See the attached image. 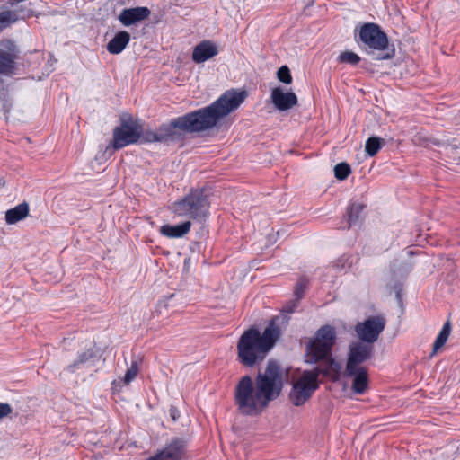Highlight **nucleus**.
<instances>
[{
	"label": "nucleus",
	"instance_id": "nucleus-32",
	"mask_svg": "<svg viewBox=\"0 0 460 460\" xmlns=\"http://www.w3.org/2000/svg\"><path fill=\"white\" fill-rule=\"evenodd\" d=\"M11 109H12V104L7 100H5L4 102L3 103V111H4V112L5 114L9 113Z\"/></svg>",
	"mask_w": 460,
	"mask_h": 460
},
{
	"label": "nucleus",
	"instance_id": "nucleus-29",
	"mask_svg": "<svg viewBox=\"0 0 460 460\" xmlns=\"http://www.w3.org/2000/svg\"><path fill=\"white\" fill-rule=\"evenodd\" d=\"M138 373V366L137 361H132L130 367L126 371V374L123 378V382L128 385L129 384Z\"/></svg>",
	"mask_w": 460,
	"mask_h": 460
},
{
	"label": "nucleus",
	"instance_id": "nucleus-30",
	"mask_svg": "<svg viewBox=\"0 0 460 460\" xmlns=\"http://www.w3.org/2000/svg\"><path fill=\"white\" fill-rule=\"evenodd\" d=\"M13 411V408L9 403L0 402V420L8 417Z\"/></svg>",
	"mask_w": 460,
	"mask_h": 460
},
{
	"label": "nucleus",
	"instance_id": "nucleus-5",
	"mask_svg": "<svg viewBox=\"0 0 460 460\" xmlns=\"http://www.w3.org/2000/svg\"><path fill=\"white\" fill-rule=\"evenodd\" d=\"M210 202L203 190H193L173 203V213L180 217L197 222L204 221L209 213Z\"/></svg>",
	"mask_w": 460,
	"mask_h": 460
},
{
	"label": "nucleus",
	"instance_id": "nucleus-17",
	"mask_svg": "<svg viewBox=\"0 0 460 460\" xmlns=\"http://www.w3.org/2000/svg\"><path fill=\"white\" fill-rule=\"evenodd\" d=\"M130 41V34L126 31H120L107 44L109 53L118 55L121 53Z\"/></svg>",
	"mask_w": 460,
	"mask_h": 460
},
{
	"label": "nucleus",
	"instance_id": "nucleus-25",
	"mask_svg": "<svg viewBox=\"0 0 460 460\" xmlns=\"http://www.w3.org/2000/svg\"><path fill=\"white\" fill-rule=\"evenodd\" d=\"M351 173V168L349 164L342 162L334 166V175L340 181L346 180Z\"/></svg>",
	"mask_w": 460,
	"mask_h": 460
},
{
	"label": "nucleus",
	"instance_id": "nucleus-24",
	"mask_svg": "<svg viewBox=\"0 0 460 460\" xmlns=\"http://www.w3.org/2000/svg\"><path fill=\"white\" fill-rule=\"evenodd\" d=\"M308 284L309 280L306 277L302 276L298 279L294 288V296L296 301H299L304 297L305 290L308 288Z\"/></svg>",
	"mask_w": 460,
	"mask_h": 460
},
{
	"label": "nucleus",
	"instance_id": "nucleus-10",
	"mask_svg": "<svg viewBox=\"0 0 460 460\" xmlns=\"http://www.w3.org/2000/svg\"><path fill=\"white\" fill-rule=\"evenodd\" d=\"M358 38L367 48L373 50L383 51L389 45L386 33L378 24L373 22H367L361 26Z\"/></svg>",
	"mask_w": 460,
	"mask_h": 460
},
{
	"label": "nucleus",
	"instance_id": "nucleus-23",
	"mask_svg": "<svg viewBox=\"0 0 460 460\" xmlns=\"http://www.w3.org/2000/svg\"><path fill=\"white\" fill-rule=\"evenodd\" d=\"M384 143V139L377 137H371L366 142L365 150L369 156H375Z\"/></svg>",
	"mask_w": 460,
	"mask_h": 460
},
{
	"label": "nucleus",
	"instance_id": "nucleus-16",
	"mask_svg": "<svg viewBox=\"0 0 460 460\" xmlns=\"http://www.w3.org/2000/svg\"><path fill=\"white\" fill-rule=\"evenodd\" d=\"M191 227V221L187 220L179 225H164L160 227V234L169 238H181L186 235Z\"/></svg>",
	"mask_w": 460,
	"mask_h": 460
},
{
	"label": "nucleus",
	"instance_id": "nucleus-20",
	"mask_svg": "<svg viewBox=\"0 0 460 460\" xmlns=\"http://www.w3.org/2000/svg\"><path fill=\"white\" fill-rule=\"evenodd\" d=\"M366 205L362 203L354 202L350 204L347 210V217H348V228H349L351 226L356 225L365 209Z\"/></svg>",
	"mask_w": 460,
	"mask_h": 460
},
{
	"label": "nucleus",
	"instance_id": "nucleus-11",
	"mask_svg": "<svg viewBox=\"0 0 460 460\" xmlns=\"http://www.w3.org/2000/svg\"><path fill=\"white\" fill-rule=\"evenodd\" d=\"M270 99L276 109L288 111L297 104V97L293 92L284 93L280 87H275L271 91Z\"/></svg>",
	"mask_w": 460,
	"mask_h": 460
},
{
	"label": "nucleus",
	"instance_id": "nucleus-2",
	"mask_svg": "<svg viewBox=\"0 0 460 460\" xmlns=\"http://www.w3.org/2000/svg\"><path fill=\"white\" fill-rule=\"evenodd\" d=\"M282 387V369L276 361L270 360L254 381L248 375L240 378L234 387L235 406L242 415L258 416L279 397Z\"/></svg>",
	"mask_w": 460,
	"mask_h": 460
},
{
	"label": "nucleus",
	"instance_id": "nucleus-15",
	"mask_svg": "<svg viewBox=\"0 0 460 460\" xmlns=\"http://www.w3.org/2000/svg\"><path fill=\"white\" fill-rule=\"evenodd\" d=\"M347 377H352V391L357 394H364L369 388V378L367 368H357L354 374L344 372Z\"/></svg>",
	"mask_w": 460,
	"mask_h": 460
},
{
	"label": "nucleus",
	"instance_id": "nucleus-8",
	"mask_svg": "<svg viewBox=\"0 0 460 460\" xmlns=\"http://www.w3.org/2000/svg\"><path fill=\"white\" fill-rule=\"evenodd\" d=\"M374 345L359 341L349 343L347 352L345 372L354 374L357 368H367L363 364L374 357Z\"/></svg>",
	"mask_w": 460,
	"mask_h": 460
},
{
	"label": "nucleus",
	"instance_id": "nucleus-7",
	"mask_svg": "<svg viewBox=\"0 0 460 460\" xmlns=\"http://www.w3.org/2000/svg\"><path fill=\"white\" fill-rule=\"evenodd\" d=\"M142 135V126L137 121L122 120L119 127L114 128L112 140L106 147L109 149L119 150L125 146L139 142Z\"/></svg>",
	"mask_w": 460,
	"mask_h": 460
},
{
	"label": "nucleus",
	"instance_id": "nucleus-27",
	"mask_svg": "<svg viewBox=\"0 0 460 460\" xmlns=\"http://www.w3.org/2000/svg\"><path fill=\"white\" fill-rule=\"evenodd\" d=\"M141 143H154V142H161L158 128L156 131L153 130H142V135L139 140Z\"/></svg>",
	"mask_w": 460,
	"mask_h": 460
},
{
	"label": "nucleus",
	"instance_id": "nucleus-14",
	"mask_svg": "<svg viewBox=\"0 0 460 460\" xmlns=\"http://www.w3.org/2000/svg\"><path fill=\"white\" fill-rule=\"evenodd\" d=\"M97 358V352L94 349H87L82 352H78L76 358L66 367V370L70 373H75L83 367L94 366Z\"/></svg>",
	"mask_w": 460,
	"mask_h": 460
},
{
	"label": "nucleus",
	"instance_id": "nucleus-6",
	"mask_svg": "<svg viewBox=\"0 0 460 460\" xmlns=\"http://www.w3.org/2000/svg\"><path fill=\"white\" fill-rule=\"evenodd\" d=\"M323 375L328 376L330 375L328 369L322 367H316L313 370L305 371L300 378L293 385L289 398L296 406L303 405L309 400L315 390L319 387L318 378Z\"/></svg>",
	"mask_w": 460,
	"mask_h": 460
},
{
	"label": "nucleus",
	"instance_id": "nucleus-1",
	"mask_svg": "<svg viewBox=\"0 0 460 460\" xmlns=\"http://www.w3.org/2000/svg\"><path fill=\"white\" fill-rule=\"evenodd\" d=\"M245 97L244 91L228 90L210 105L162 124L158 128L161 142L179 141L187 134L199 133L216 127L220 119L236 110Z\"/></svg>",
	"mask_w": 460,
	"mask_h": 460
},
{
	"label": "nucleus",
	"instance_id": "nucleus-18",
	"mask_svg": "<svg viewBox=\"0 0 460 460\" xmlns=\"http://www.w3.org/2000/svg\"><path fill=\"white\" fill-rule=\"evenodd\" d=\"M29 204L22 202L5 212V221L9 225L15 224L25 218L29 215Z\"/></svg>",
	"mask_w": 460,
	"mask_h": 460
},
{
	"label": "nucleus",
	"instance_id": "nucleus-19",
	"mask_svg": "<svg viewBox=\"0 0 460 460\" xmlns=\"http://www.w3.org/2000/svg\"><path fill=\"white\" fill-rule=\"evenodd\" d=\"M14 56L8 51L0 49V74H12L14 70Z\"/></svg>",
	"mask_w": 460,
	"mask_h": 460
},
{
	"label": "nucleus",
	"instance_id": "nucleus-33",
	"mask_svg": "<svg viewBox=\"0 0 460 460\" xmlns=\"http://www.w3.org/2000/svg\"><path fill=\"white\" fill-rule=\"evenodd\" d=\"M394 54H395V50H394V49H392L391 51L387 52L380 59H391L394 57Z\"/></svg>",
	"mask_w": 460,
	"mask_h": 460
},
{
	"label": "nucleus",
	"instance_id": "nucleus-12",
	"mask_svg": "<svg viewBox=\"0 0 460 460\" xmlns=\"http://www.w3.org/2000/svg\"><path fill=\"white\" fill-rule=\"evenodd\" d=\"M217 54V46L213 41L205 40L194 47L191 58L193 62L200 64L214 58Z\"/></svg>",
	"mask_w": 460,
	"mask_h": 460
},
{
	"label": "nucleus",
	"instance_id": "nucleus-26",
	"mask_svg": "<svg viewBox=\"0 0 460 460\" xmlns=\"http://www.w3.org/2000/svg\"><path fill=\"white\" fill-rule=\"evenodd\" d=\"M338 61L340 63L357 66L360 62V57L352 51H344L339 55Z\"/></svg>",
	"mask_w": 460,
	"mask_h": 460
},
{
	"label": "nucleus",
	"instance_id": "nucleus-21",
	"mask_svg": "<svg viewBox=\"0 0 460 460\" xmlns=\"http://www.w3.org/2000/svg\"><path fill=\"white\" fill-rule=\"evenodd\" d=\"M451 332V323L447 321L433 343V353L437 352L447 342Z\"/></svg>",
	"mask_w": 460,
	"mask_h": 460
},
{
	"label": "nucleus",
	"instance_id": "nucleus-4",
	"mask_svg": "<svg viewBox=\"0 0 460 460\" xmlns=\"http://www.w3.org/2000/svg\"><path fill=\"white\" fill-rule=\"evenodd\" d=\"M336 340L337 332L333 326L325 324L319 328L306 345L308 362L315 364L323 361L325 365L323 368L328 369L331 374L333 366L336 365L332 355Z\"/></svg>",
	"mask_w": 460,
	"mask_h": 460
},
{
	"label": "nucleus",
	"instance_id": "nucleus-9",
	"mask_svg": "<svg viewBox=\"0 0 460 460\" xmlns=\"http://www.w3.org/2000/svg\"><path fill=\"white\" fill-rule=\"evenodd\" d=\"M385 325L386 319L385 316L381 314L369 316L355 325V332L359 341L374 345L385 330Z\"/></svg>",
	"mask_w": 460,
	"mask_h": 460
},
{
	"label": "nucleus",
	"instance_id": "nucleus-31",
	"mask_svg": "<svg viewBox=\"0 0 460 460\" xmlns=\"http://www.w3.org/2000/svg\"><path fill=\"white\" fill-rule=\"evenodd\" d=\"M297 306V301L295 300V301H290L289 303H288L285 306H284V309L283 311L286 312V313H288V314H291L295 311V309L296 308Z\"/></svg>",
	"mask_w": 460,
	"mask_h": 460
},
{
	"label": "nucleus",
	"instance_id": "nucleus-13",
	"mask_svg": "<svg viewBox=\"0 0 460 460\" xmlns=\"http://www.w3.org/2000/svg\"><path fill=\"white\" fill-rule=\"evenodd\" d=\"M150 13V10L144 6L126 8L121 11L119 20L124 26H130L147 19Z\"/></svg>",
	"mask_w": 460,
	"mask_h": 460
},
{
	"label": "nucleus",
	"instance_id": "nucleus-3",
	"mask_svg": "<svg viewBox=\"0 0 460 460\" xmlns=\"http://www.w3.org/2000/svg\"><path fill=\"white\" fill-rule=\"evenodd\" d=\"M280 335V330L271 320L262 332L256 327L244 331L236 344L237 361L246 368L260 366L272 349Z\"/></svg>",
	"mask_w": 460,
	"mask_h": 460
},
{
	"label": "nucleus",
	"instance_id": "nucleus-28",
	"mask_svg": "<svg viewBox=\"0 0 460 460\" xmlns=\"http://www.w3.org/2000/svg\"><path fill=\"white\" fill-rule=\"evenodd\" d=\"M278 79L287 84H290L292 83V75L289 68L287 66H282L279 68L277 72Z\"/></svg>",
	"mask_w": 460,
	"mask_h": 460
},
{
	"label": "nucleus",
	"instance_id": "nucleus-22",
	"mask_svg": "<svg viewBox=\"0 0 460 460\" xmlns=\"http://www.w3.org/2000/svg\"><path fill=\"white\" fill-rule=\"evenodd\" d=\"M451 332V323L447 321L433 343V353L437 352L447 342Z\"/></svg>",
	"mask_w": 460,
	"mask_h": 460
}]
</instances>
